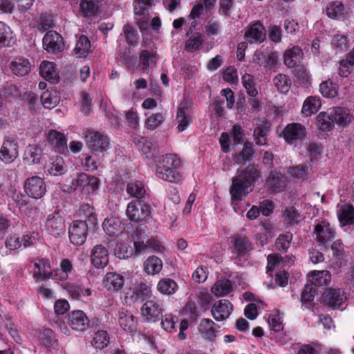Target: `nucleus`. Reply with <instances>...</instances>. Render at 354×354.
I'll use <instances>...</instances> for the list:
<instances>
[{"instance_id": "f257e3e1", "label": "nucleus", "mask_w": 354, "mask_h": 354, "mask_svg": "<svg viewBox=\"0 0 354 354\" xmlns=\"http://www.w3.org/2000/svg\"><path fill=\"white\" fill-rule=\"evenodd\" d=\"M260 176V171L254 165H249L234 176L230 189L232 203L241 201L252 191L254 182Z\"/></svg>"}, {"instance_id": "f03ea898", "label": "nucleus", "mask_w": 354, "mask_h": 354, "mask_svg": "<svg viewBox=\"0 0 354 354\" xmlns=\"http://www.w3.org/2000/svg\"><path fill=\"white\" fill-rule=\"evenodd\" d=\"M126 214L130 221L144 225L151 217V207L140 200H133L129 203Z\"/></svg>"}, {"instance_id": "7ed1b4c3", "label": "nucleus", "mask_w": 354, "mask_h": 354, "mask_svg": "<svg viewBox=\"0 0 354 354\" xmlns=\"http://www.w3.org/2000/svg\"><path fill=\"white\" fill-rule=\"evenodd\" d=\"M45 230L55 237H59L64 234L65 218L59 210L48 215L45 222Z\"/></svg>"}, {"instance_id": "20e7f679", "label": "nucleus", "mask_w": 354, "mask_h": 354, "mask_svg": "<svg viewBox=\"0 0 354 354\" xmlns=\"http://www.w3.org/2000/svg\"><path fill=\"white\" fill-rule=\"evenodd\" d=\"M100 180L94 176L81 173L76 178V187L82 194H94L99 189Z\"/></svg>"}, {"instance_id": "39448f33", "label": "nucleus", "mask_w": 354, "mask_h": 354, "mask_svg": "<svg viewBox=\"0 0 354 354\" xmlns=\"http://www.w3.org/2000/svg\"><path fill=\"white\" fill-rule=\"evenodd\" d=\"M24 187L26 194L34 199L42 198L46 191L44 180L37 176L27 178L24 182Z\"/></svg>"}, {"instance_id": "423d86ee", "label": "nucleus", "mask_w": 354, "mask_h": 354, "mask_svg": "<svg viewBox=\"0 0 354 354\" xmlns=\"http://www.w3.org/2000/svg\"><path fill=\"white\" fill-rule=\"evenodd\" d=\"M88 231V225L86 221L82 220L75 221L69 227V239L75 245H82L86 241Z\"/></svg>"}, {"instance_id": "0eeeda50", "label": "nucleus", "mask_w": 354, "mask_h": 354, "mask_svg": "<svg viewBox=\"0 0 354 354\" xmlns=\"http://www.w3.org/2000/svg\"><path fill=\"white\" fill-rule=\"evenodd\" d=\"M289 145L301 141L306 136V128L300 123L288 124L280 134Z\"/></svg>"}, {"instance_id": "6e6552de", "label": "nucleus", "mask_w": 354, "mask_h": 354, "mask_svg": "<svg viewBox=\"0 0 354 354\" xmlns=\"http://www.w3.org/2000/svg\"><path fill=\"white\" fill-rule=\"evenodd\" d=\"M313 234L319 245L326 247L335 238V232L328 222L321 221L315 225Z\"/></svg>"}, {"instance_id": "1a4fd4ad", "label": "nucleus", "mask_w": 354, "mask_h": 354, "mask_svg": "<svg viewBox=\"0 0 354 354\" xmlns=\"http://www.w3.org/2000/svg\"><path fill=\"white\" fill-rule=\"evenodd\" d=\"M18 148V143L14 138H5L0 149V160L6 164L12 162L19 155Z\"/></svg>"}, {"instance_id": "9d476101", "label": "nucleus", "mask_w": 354, "mask_h": 354, "mask_svg": "<svg viewBox=\"0 0 354 354\" xmlns=\"http://www.w3.org/2000/svg\"><path fill=\"white\" fill-rule=\"evenodd\" d=\"M85 139L88 147L94 153L102 152L109 148L108 138L99 132L88 131L85 134Z\"/></svg>"}, {"instance_id": "9b49d317", "label": "nucleus", "mask_w": 354, "mask_h": 354, "mask_svg": "<svg viewBox=\"0 0 354 354\" xmlns=\"http://www.w3.org/2000/svg\"><path fill=\"white\" fill-rule=\"evenodd\" d=\"M68 324L73 330L84 332L89 327L90 321L84 312L77 310L68 314Z\"/></svg>"}, {"instance_id": "f8f14e48", "label": "nucleus", "mask_w": 354, "mask_h": 354, "mask_svg": "<svg viewBox=\"0 0 354 354\" xmlns=\"http://www.w3.org/2000/svg\"><path fill=\"white\" fill-rule=\"evenodd\" d=\"M118 324L120 328L129 333L137 330L138 320L133 313L124 308H120L118 312Z\"/></svg>"}, {"instance_id": "ddd939ff", "label": "nucleus", "mask_w": 354, "mask_h": 354, "mask_svg": "<svg viewBox=\"0 0 354 354\" xmlns=\"http://www.w3.org/2000/svg\"><path fill=\"white\" fill-rule=\"evenodd\" d=\"M324 304L335 308L339 307L346 299L344 292L341 288H327L322 296Z\"/></svg>"}, {"instance_id": "4468645a", "label": "nucleus", "mask_w": 354, "mask_h": 354, "mask_svg": "<svg viewBox=\"0 0 354 354\" xmlns=\"http://www.w3.org/2000/svg\"><path fill=\"white\" fill-rule=\"evenodd\" d=\"M266 36V30L260 21H254L248 26L244 37L248 42L261 43Z\"/></svg>"}, {"instance_id": "2eb2a0df", "label": "nucleus", "mask_w": 354, "mask_h": 354, "mask_svg": "<svg viewBox=\"0 0 354 354\" xmlns=\"http://www.w3.org/2000/svg\"><path fill=\"white\" fill-rule=\"evenodd\" d=\"M141 312L148 322H155L162 316V305L154 299H149L143 304Z\"/></svg>"}, {"instance_id": "dca6fc26", "label": "nucleus", "mask_w": 354, "mask_h": 354, "mask_svg": "<svg viewBox=\"0 0 354 354\" xmlns=\"http://www.w3.org/2000/svg\"><path fill=\"white\" fill-rule=\"evenodd\" d=\"M43 46L49 53L61 51L64 48L63 38L57 32L49 31L43 38Z\"/></svg>"}, {"instance_id": "f3484780", "label": "nucleus", "mask_w": 354, "mask_h": 354, "mask_svg": "<svg viewBox=\"0 0 354 354\" xmlns=\"http://www.w3.org/2000/svg\"><path fill=\"white\" fill-rule=\"evenodd\" d=\"M232 310V304L228 300L221 299L212 306L211 312L216 321H223L229 317Z\"/></svg>"}, {"instance_id": "a211bd4d", "label": "nucleus", "mask_w": 354, "mask_h": 354, "mask_svg": "<svg viewBox=\"0 0 354 354\" xmlns=\"http://www.w3.org/2000/svg\"><path fill=\"white\" fill-rule=\"evenodd\" d=\"M109 251L102 245H95L91 252V261L96 268H103L109 263Z\"/></svg>"}, {"instance_id": "6ab92c4d", "label": "nucleus", "mask_w": 354, "mask_h": 354, "mask_svg": "<svg viewBox=\"0 0 354 354\" xmlns=\"http://www.w3.org/2000/svg\"><path fill=\"white\" fill-rule=\"evenodd\" d=\"M105 233L111 236H118L124 230V225L118 217L106 218L102 224Z\"/></svg>"}, {"instance_id": "aec40b11", "label": "nucleus", "mask_w": 354, "mask_h": 354, "mask_svg": "<svg viewBox=\"0 0 354 354\" xmlns=\"http://www.w3.org/2000/svg\"><path fill=\"white\" fill-rule=\"evenodd\" d=\"M251 250L252 245L247 237L241 235L234 236L232 252L237 258L245 257Z\"/></svg>"}, {"instance_id": "412c9836", "label": "nucleus", "mask_w": 354, "mask_h": 354, "mask_svg": "<svg viewBox=\"0 0 354 354\" xmlns=\"http://www.w3.org/2000/svg\"><path fill=\"white\" fill-rule=\"evenodd\" d=\"M124 285L123 276L115 272H108L103 279L102 286L110 292H116Z\"/></svg>"}, {"instance_id": "4be33fe9", "label": "nucleus", "mask_w": 354, "mask_h": 354, "mask_svg": "<svg viewBox=\"0 0 354 354\" xmlns=\"http://www.w3.org/2000/svg\"><path fill=\"white\" fill-rule=\"evenodd\" d=\"M330 110L334 124L336 123L339 126L346 127L351 122L353 117L347 109L335 106L330 109Z\"/></svg>"}, {"instance_id": "5701e85b", "label": "nucleus", "mask_w": 354, "mask_h": 354, "mask_svg": "<svg viewBox=\"0 0 354 354\" xmlns=\"http://www.w3.org/2000/svg\"><path fill=\"white\" fill-rule=\"evenodd\" d=\"M47 139L55 151L62 152L66 149L67 140L64 133L56 130H50Z\"/></svg>"}, {"instance_id": "b1692460", "label": "nucleus", "mask_w": 354, "mask_h": 354, "mask_svg": "<svg viewBox=\"0 0 354 354\" xmlns=\"http://www.w3.org/2000/svg\"><path fill=\"white\" fill-rule=\"evenodd\" d=\"M325 10L326 15L333 19H344L347 13L344 5L339 1L327 3Z\"/></svg>"}, {"instance_id": "393cba45", "label": "nucleus", "mask_w": 354, "mask_h": 354, "mask_svg": "<svg viewBox=\"0 0 354 354\" xmlns=\"http://www.w3.org/2000/svg\"><path fill=\"white\" fill-rule=\"evenodd\" d=\"M40 75L47 81L57 83L59 80V74L55 63L43 61L39 67Z\"/></svg>"}, {"instance_id": "a878e982", "label": "nucleus", "mask_w": 354, "mask_h": 354, "mask_svg": "<svg viewBox=\"0 0 354 354\" xmlns=\"http://www.w3.org/2000/svg\"><path fill=\"white\" fill-rule=\"evenodd\" d=\"M176 120L178 123L177 129L180 132L185 130L190 124L192 119L188 111V103L187 102L180 103L177 112Z\"/></svg>"}, {"instance_id": "bb28decb", "label": "nucleus", "mask_w": 354, "mask_h": 354, "mask_svg": "<svg viewBox=\"0 0 354 354\" xmlns=\"http://www.w3.org/2000/svg\"><path fill=\"white\" fill-rule=\"evenodd\" d=\"M45 171L50 175L59 176L65 171L64 161L59 156L52 157L44 165Z\"/></svg>"}, {"instance_id": "cd10ccee", "label": "nucleus", "mask_w": 354, "mask_h": 354, "mask_svg": "<svg viewBox=\"0 0 354 354\" xmlns=\"http://www.w3.org/2000/svg\"><path fill=\"white\" fill-rule=\"evenodd\" d=\"M156 175L158 178L173 183H178L182 179L181 174L176 169L156 167Z\"/></svg>"}, {"instance_id": "c85d7f7f", "label": "nucleus", "mask_w": 354, "mask_h": 354, "mask_svg": "<svg viewBox=\"0 0 354 354\" xmlns=\"http://www.w3.org/2000/svg\"><path fill=\"white\" fill-rule=\"evenodd\" d=\"M43 152L41 147L36 145H29L24 153V161L28 165L39 163L42 158Z\"/></svg>"}, {"instance_id": "c756f323", "label": "nucleus", "mask_w": 354, "mask_h": 354, "mask_svg": "<svg viewBox=\"0 0 354 354\" xmlns=\"http://www.w3.org/2000/svg\"><path fill=\"white\" fill-rule=\"evenodd\" d=\"M30 67L29 61L24 57H15L10 64L12 72L18 76L27 75L30 71Z\"/></svg>"}, {"instance_id": "7c9ffc66", "label": "nucleus", "mask_w": 354, "mask_h": 354, "mask_svg": "<svg viewBox=\"0 0 354 354\" xmlns=\"http://www.w3.org/2000/svg\"><path fill=\"white\" fill-rule=\"evenodd\" d=\"M302 50L299 47H292L287 50L283 54L284 64L289 68L298 66L302 58Z\"/></svg>"}, {"instance_id": "2f4dec72", "label": "nucleus", "mask_w": 354, "mask_h": 354, "mask_svg": "<svg viewBox=\"0 0 354 354\" xmlns=\"http://www.w3.org/2000/svg\"><path fill=\"white\" fill-rule=\"evenodd\" d=\"M34 266L37 271H34L33 277L37 279L50 278L52 276L50 261L47 259H41L34 263Z\"/></svg>"}, {"instance_id": "473e14b6", "label": "nucleus", "mask_w": 354, "mask_h": 354, "mask_svg": "<svg viewBox=\"0 0 354 354\" xmlns=\"http://www.w3.org/2000/svg\"><path fill=\"white\" fill-rule=\"evenodd\" d=\"M332 113L330 109L327 111L320 112L316 117V125L317 128L323 131H329L334 127Z\"/></svg>"}, {"instance_id": "72a5a7b5", "label": "nucleus", "mask_w": 354, "mask_h": 354, "mask_svg": "<svg viewBox=\"0 0 354 354\" xmlns=\"http://www.w3.org/2000/svg\"><path fill=\"white\" fill-rule=\"evenodd\" d=\"M322 106L321 100L317 96H309L304 102L301 113L306 116L316 113Z\"/></svg>"}, {"instance_id": "f704fd0d", "label": "nucleus", "mask_w": 354, "mask_h": 354, "mask_svg": "<svg viewBox=\"0 0 354 354\" xmlns=\"http://www.w3.org/2000/svg\"><path fill=\"white\" fill-rule=\"evenodd\" d=\"M232 290V281L226 279L217 281L211 288L212 292L217 297L227 295Z\"/></svg>"}, {"instance_id": "c9c22d12", "label": "nucleus", "mask_w": 354, "mask_h": 354, "mask_svg": "<svg viewBox=\"0 0 354 354\" xmlns=\"http://www.w3.org/2000/svg\"><path fill=\"white\" fill-rule=\"evenodd\" d=\"M162 269V261L156 256H150L144 262V270L148 274H157Z\"/></svg>"}, {"instance_id": "e433bc0d", "label": "nucleus", "mask_w": 354, "mask_h": 354, "mask_svg": "<svg viewBox=\"0 0 354 354\" xmlns=\"http://www.w3.org/2000/svg\"><path fill=\"white\" fill-rule=\"evenodd\" d=\"M157 166L178 170L181 167L182 162L176 154L168 153L160 158Z\"/></svg>"}, {"instance_id": "4c0bfd02", "label": "nucleus", "mask_w": 354, "mask_h": 354, "mask_svg": "<svg viewBox=\"0 0 354 354\" xmlns=\"http://www.w3.org/2000/svg\"><path fill=\"white\" fill-rule=\"evenodd\" d=\"M80 12L84 17H94L100 12L98 3L95 0H82Z\"/></svg>"}, {"instance_id": "58836bf2", "label": "nucleus", "mask_w": 354, "mask_h": 354, "mask_svg": "<svg viewBox=\"0 0 354 354\" xmlns=\"http://www.w3.org/2000/svg\"><path fill=\"white\" fill-rule=\"evenodd\" d=\"M339 223L342 225H350L354 222V209L352 205L345 204L337 212Z\"/></svg>"}, {"instance_id": "ea45409f", "label": "nucleus", "mask_w": 354, "mask_h": 354, "mask_svg": "<svg viewBox=\"0 0 354 354\" xmlns=\"http://www.w3.org/2000/svg\"><path fill=\"white\" fill-rule=\"evenodd\" d=\"M218 328L210 319H203L201 322L199 330L205 338L211 339L216 336Z\"/></svg>"}, {"instance_id": "a19ab883", "label": "nucleus", "mask_w": 354, "mask_h": 354, "mask_svg": "<svg viewBox=\"0 0 354 354\" xmlns=\"http://www.w3.org/2000/svg\"><path fill=\"white\" fill-rule=\"evenodd\" d=\"M91 48V43L85 35H80L76 42L74 53L78 57H86Z\"/></svg>"}, {"instance_id": "79ce46f5", "label": "nucleus", "mask_w": 354, "mask_h": 354, "mask_svg": "<svg viewBox=\"0 0 354 354\" xmlns=\"http://www.w3.org/2000/svg\"><path fill=\"white\" fill-rule=\"evenodd\" d=\"M266 183L274 192H281L286 186L284 176L278 173H271L267 178Z\"/></svg>"}, {"instance_id": "37998d69", "label": "nucleus", "mask_w": 354, "mask_h": 354, "mask_svg": "<svg viewBox=\"0 0 354 354\" xmlns=\"http://www.w3.org/2000/svg\"><path fill=\"white\" fill-rule=\"evenodd\" d=\"M59 98L55 91L46 90L41 95V102L46 109H53L59 103Z\"/></svg>"}, {"instance_id": "c03bdc74", "label": "nucleus", "mask_w": 354, "mask_h": 354, "mask_svg": "<svg viewBox=\"0 0 354 354\" xmlns=\"http://www.w3.org/2000/svg\"><path fill=\"white\" fill-rule=\"evenodd\" d=\"M311 282L316 286H326L331 280V274L329 271L321 270L312 271L310 274Z\"/></svg>"}, {"instance_id": "a18cd8bd", "label": "nucleus", "mask_w": 354, "mask_h": 354, "mask_svg": "<svg viewBox=\"0 0 354 354\" xmlns=\"http://www.w3.org/2000/svg\"><path fill=\"white\" fill-rule=\"evenodd\" d=\"M204 42L203 36L200 32H194L185 45V50L193 53L198 50Z\"/></svg>"}, {"instance_id": "49530a36", "label": "nucleus", "mask_w": 354, "mask_h": 354, "mask_svg": "<svg viewBox=\"0 0 354 354\" xmlns=\"http://www.w3.org/2000/svg\"><path fill=\"white\" fill-rule=\"evenodd\" d=\"M353 66H354V50L351 52L346 59L339 62V75L342 77H348L351 72Z\"/></svg>"}, {"instance_id": "de8ad7c7", "label": "nucleus", "mask_w": 354, "mask_h": 354, "mask_svg": "<svg viewBox=\"0 0 354 354\" xmlns=\"http://www.w3.org/2000/svg\"><path fill=\"white\" fill-rule=\"evenodd\" d=\"M14 43V37L10 28L0 21V46H8Z\"/></svg>"}, {"instance_id": "09e8293b", "label": "nucleus", "mask_w": 354, "mask_h": 354, "mask_svg": "<svg viewBox=\"0 0 354 354\" xmlns=\"http://www.w3.org/2000/svg\"><path fill=\"white\" fill-rule=\"evenodd\" d=\"M177 288V283L173 279L169 278L160 279L157 285L158 290L165 295L174 294Z\"/></svg>"}, {"instance_id": "8fccbe9b", "label": "nucleus", "mask_w": 354, "mask_h": 354, "mask_svg": "<svg viewBox=\"0 0 354 354\" xmlns=\"http://www.w3.org/2000/svg\"><path fill=\"white\" fill-rule=\"evenodd\" d=\"M319 92L327 98H333L337 95V86L330 80H326L319 84Z\"/></svg>"}, {"instance_id": "3c124183", "label": "nucleus", "mask_w": 354, "mask_h": 354, "mask_svg": "<svg viewBox=\"0 0 354 354\" xmlns=\"http://www.w3.org/2000/svg\"><path fill=\"white\" fill-rule=\"evenodd\" d=\"M288 173L296 180L304 181L308 178V167L304 165L290 167Z\"/></svg>"}, {"instance_id": "603ef678", "label": "nucleus", "mask_w": 354, "mask_h": 354, "mask_svg": "<svg viewBox=\"0 0 354 354\" xmlns=\"http://www.w3.org/2000/svg\"><path fill=\"white\" fill-rule=\"evenodd\" d=\"M114 253L115 257L120 259H127L134 255L133 248L127 243H118L115 248Z\"/></svg>"}, {"instance_id": "864d4df0", "label": "nucleus", "mask_w": 354, "mask_h": 354, "mask_svg": "<svg viewBox=\"0 0 354 354\" xmlns=\"http://www.w3.org/2000/svg\"><path fill=\"white\" fill-rule=\"evenodd\" d=\"M40 343L45 347L50 348L57 344L54 332L50 328L44 329L39 336Z\"/></svg>"}, {"instance_id": "5fc2aeb1", "label": "nucleus", "mask_w": 354, "mask_h": 354, "mask_svg": "<svg viewBox=\"0 0 354 354\" xmlns=\"http://www.w3.org/2000/svg\"><path fill=\"white\" fill-rule=\"evenodd\" d=\"M273 82L277 90L283 93H286L291 86V81L284 74H278L273 80Z\"/></svg>"}, {"instance_id": "6e6d98bb", "label": "nucleus", "mask_w": 354, "mask_h": 354, "mask_svg": "<svg viewBox=\"0 0 354 354\" xmlns=\"http://www.w3.org/2000/svg\"><path fill=\"white\" fill-rule=\"evenodd\" d=\"M109 343V336L106 330H98L95 333L93 344L99 349H102L108 346Z\"/></svg>"}, {"instance_id": "4d7b16f0", "label": "nucleus", "mask_w": 354, "mask_h": 354, "mask_svg": "<svg viewBox=\"0 0 354 354\" xmlns=\"http://www.w3.org/2000/svg\"><path fill=\"white\" fill-rule=\"evenodd\" d=\"M127 192L131 196L138 198L137 200H139L145 194L144 186L140 181L130 182L127 185Z\"/></svg>"}, {"instance_id": "13d9d810", "label": "nucleus", "mask_w": 354, "mask_h": 354, "mask_svg": "<svg viewBox=\"0 0 354 354\" xmlns=\"http://www.w3.org/2000/svg\"><path fill=\"white\" fill-rule=\"evenodd\" d=\"M253 155L252 143L245 142L242 151L234 158L236 162L239 164H243L252 159Z\"/></svg>"}, {"instance_id": "bf43d9fd", "label": "nucleus", "mask_w": 354, "mask_h": 354, "mask_svg": "<svg viewBox=\"0 0 354 354\" xmlns=\"http://www.w3.org/2000/svg\"><path fill=\"white\" fill-rule=\"evenodd\" d=\"M242 83L245 88L247 93L251 97H255L258 94V91L255 86V82L252 75L245 73L242 76Z\"/></svg>"}, {"instance_id": "052dcab7", "label": "nucleus", "mask_w": 354, "mask_h": 354, "mask_svg": "<svg viewBox=\"0 0 354 354\" xmlns=\"http://www.w3.org/2000/svg\"><path fill=\"white\" fill-rule=\"evenodd\" d=\"M165 118V115L160 113H153L147 118L145 126L149 130H154L162 124Z\"/></svg>"}, {"instance_id": "680f3d73", "label": "nucleus", "mask_w": 354, "mask_h": 354, "mask_svg": "<svg viewBox=\"0 0 354 354\" xmlns=\"http://www.w3.org/2000/svg\"><path fill=\"white\" fill-rule=\"evenodd\" d=\"M139 150L146 158H151L154 154L156 146L149 140L142 138L137 144Z\"/></svg>"}, {"instance_id": "e2e57ef3", "label": "nucleus", "mask_w": 354, "mask_h": 354, "mask_svg": "<svg viewBox=\"0 0 354 354\" xmlns=\"http://www.w3.org/2000/svg\"><path fill=\"white\" fill-rule=\"evenodd\" d=\"M81 211L84 212V217L88 225V230L93 229L97 224V218L95 214L93 212V208L88 204L83 205Z\"/></svg>"}, {"instance_id": "0e129e2a", "label": "nucleus", "mask_w": 354, "mask_h": 354, "mask_svg": "<svg viewBox=\"0 0 354 354\" xmlns=\"http://www.w3.org/2000/svg\"><path fill=\"white\" fill-rule=\"evenodd\" d=\"M123 33L127 44L135 45L138 43V37L137 30L131 25H124L123 27Z\"/></svg>"}, {"instance_id": "69168bd1", "label": "nucleus", "mask_w": 354, "mask_h": 354, "mask_svg": "<svg viewBox=\"0 0 354 354\" xmlns=\"http://www.w3.org/2000/svg\"><path fill=\"white\" fill-rule=\"evenodd\" d=\"M292 234L290 232L280 234L276 240V247L279 250L286 251L290 245Z\"/></svg>"}, {"instance_id": "338daca9", "label": "nucleus", "mask_w": 354, "mask_h": 354, "mask_svg": "<svg viewBox=\"0 0 354 354\" xmlns=\"http://www.w3.org/2000/svg\"><path fill=\"white\" fill-rule=\"evenodd\" d=\"M268 129L264 126H259L254 130L253 136L258 145H265L267 142V133Z\"/></svg>"}, {"instance_id": "774afa93", "label": "nucleus", "mask_w": 354, "mask_h": 354, "mask_svg": "<svg viewBox=\"0 0 354 354\" xmlns=\"http://www.w3.org/2000/svg\"><path fill=\"white\" fill-rule=\"evenodd\" d=\"M284 216L292 225L297 224L302 219V216L294 207L286 208L284 212Z\"/></svg>"}]
</instances>
